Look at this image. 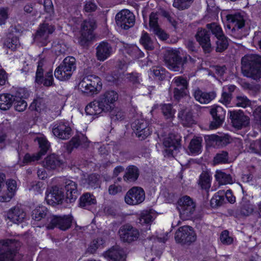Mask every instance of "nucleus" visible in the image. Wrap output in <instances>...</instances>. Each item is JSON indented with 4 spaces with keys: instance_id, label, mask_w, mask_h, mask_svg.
Listing matches in <instances>:
<instances>
[{
    "instance_id": "obj_1",
    "label": "nucleus",
    "mask_w": 261,
    "mask_h": 261,
    "mask_svg": "<svg viewBox=\"0 0 261 261\" xmlns=\"http://www.w3.org/2000/svg\"><path fill=\"white\" fill-rule=\"evenodd\" d=\"M118 94L114 91H107L98 98L89 103L85 108L88 115H96L101 113L111 111L114 108V103L118 100Z\"/></svg>"
},
{
    "instance_id": "obj_2",
    "label": "nucleus",
    "mask_w": 261,
    "mask_h": 261,
    "mask_svg": "<svg viewBox=\"0 0 261 261\" xmlns=\"http://www.w3.org/2000/svg\"><path fill=\"white\" fill-rule=\"evenodd\" d=\"M243 74L254 80L261 78V56L250 54L245 56L241 60Z\"/></svg>"
},
{
    "instance_id": "obj_3",
    "label": "nucleus",
    "mask_w": 261,
    "mask_h": 261,
    "mask_svg": "<svg viewBox=\"0 0 261 261\" xmlns=\"http://www.w3.org/2000/svg\"><path fill=\"white\" fill-rule=\"evenodd\" d=\"M20 246V243L15 240L0 241V261H20L17 252Z\"/></svg>"
},
{
    "instance_id": "obj_4",
    "label": "nucleus",
    "mask_w": 261,
    "mask_h": 261,
    "mask_svg": "<svg viewBox=\"0 0 261 261\" xmlns=\"http://www.w3.org/2000/svg\"><path fill=\"white\" fill-rule=\"evenodd\" d=\"M76 67L75 59L71 56L67 57L56 69L55 76L60 81L67 80L70 78Z\"/></svg>"
},
{
    "instance_id": "obj_5",
    "label": "nucleus",
    "mask_w": 261,
    "mask_h": 261,
    "mask_svg": "<svg viewBox=\"0 0 261 261\" xmlns=\"http://www.w3.org/2000/svg\"><path fill=\"white\" fill-rule=\"evenodd\" d=\"M101 86L98 76L90 75L84 77L79 84L78 88L82 92L92 95L99 91Z\"/></svg>"
},
{
    "instance_id": "obj_6",
    "label": "nucleus",
    "mask_w": 261,
    "mask_h": 261,
    "mask_svg": "<svg viewBox=\"0 0 261 261\" xmlns=\"http://www.w3.org/2000/svg\"><path fill=\"white\" fill-rule=\"evenodd\" d=\"M96 28V20L94 18H88L81 24V36L79 43L82 46H88L89 42L93 38V31Z\"/></svg>"
},
{
    "instance_id": "obj_7",
    "label": "nucleus",
    "mask_w": 261,
    "mask_h": 261,
    "mask_svg": "<svg viewBox=\"0 0 261 261\" xmlns=\"http://www.w3.org/2000/svg\"><path fill=\"white\" fill-rule=\"evenodd\" d=\"M196 204L193 199L188 196L180 198L177 202V208L182 220L189 219L194 214Z\"/></svg>"
},
{
    "instance_id": "obj_8",
    "label": "nucleus",
    "mask_w": 261,
    "mask_h": 261,
    "mask_svg": "<svg viewBox=\"0 0 261 261\" xmlns=\"http://www.w3.org/2000/svg\"><path fill=\"white\" fill-rule=\"evenodd\" d=\"M174 238L178 243L190 245L196 241V234L192 227L185 225L178 228Z\"/></svg>"
},
{
    "instance_id": "obj_9",
    "label": "nucleus",
    "mask_w": 261,
    "mask_h": 261,
    "mask_svg": "<svg viewBox=\"0 0 261 261\" xmlns=\"http://www.w3.org/2000/svg\"><path fill=\"white\" fill-rule=\"evenodd\" d=\"M115 21L118 27L127 30L134 25L136 18L134 13L129 10L123 9L116 14Z\"/></svg>"
},
{
    "instance_id": "obj_10",
    "label": "nucleus",
    "mask_w": 261,
    "mask_h": 261,
    "mask_svg": "<svg viewBox=\"0 0 261 261\" xmlns=\"http://www.w3.org/2000/svg\"><path fill=\"white\" fill-rule=\"evenodd\" d=\"M55 30V26L48 23L41 24L34 37V41L38 45H46L49 42V35L52 34Z\"/></svg>"
},
{
    "instance_id": "obj_11",
    "label": "nucleus",
    "mask_w": 261,
    "mask_h": 261,
    "mask_svg": "<svg viewBox=\"0 0 261 261\" xmlns=\"http://www.w3.org/2000/svg\"><path fill=\"white\" fill-rule=\"evenodd\" d=\"M163 143L166 148V154L169 156H174L177 154L181 147L180 137L177 134H169L164 139Z\"/></svg>"
},
{
    "instance_id": "obj_12",
    "label": "nucleus",
    "mask_w": 261,
    "mask_h": 261,
    "mask_svg": "<svg viewBox=\"0 0 261 261\" xmlns=\"http://www.w3.org/2000/svg\"><path fill=\"white\" fill-rule=\"evenodd\" d=\"M118 234L121 241L129 244L137 241L140 236L139 230L129 224L122 225Z\"/></svg>"
},
{
    "instance_id": "obj_13",
    "label": "nucleus",
    "mask_w": 261,
    "mask_h": 261,
    "mask_svg": "<svg viewBox=\"0 0 261 261\" xmlns=\"http://www.w3.org/2000/svg\"><path fill=\"white\" fill-rule=\"evenodd\" d=\"M164 62L167 67L174 71H179L182 68L185 61L173 50H168L164 55Z\"/></svg>"
},
{
    "instance_id": "obj_14",
    "label": "nucleus",
    "mask_w": 261,
    "mask_h": 261,
    "mask_svg": "<svg viewBox=\"0 0 261 261\" xmlns=\"http://www.w3.org/2000/svg\"><path fill=\"white\" fill-rule=\"evenodd\" d=\"M72 220L73 217L70 215L52 216L50 217L47 228L51 229L57 227L60 230L65 231L71 227Z\"/></svg>"
},
{
    "instance_id": "obj_15",
    "label": "nucleus",
    "mask_w": 261,
    "mask_h": 261,
    "mask_svg": "<svg viewBox=\"0 0 261 261\" xmlns=\"http://www.w3.org/2000/svg\"><path fill=\"white\" fill-rule=\"evenodd\" d=\"M132 127L140 140L145 139L153 131L147 121L142 119L135 120L132 124Z\"/></svg>"
},
{
    "instance_id": "obj_16",
    "label": "nucleus",
    "mask_w": 261,
    "mask_h": 261,
    "mask_svg": "<svg viewBox=\"0 0 261 261\" xmlns=\"http://www.w3.org/2000/svg\"><path fill=\"white\" fill-rule=\"evenodd\" d=\"M229 118L232 125L238 129L248 126L250 123L249 117L241 110L229 111Z\"/></svg>"
},
{
    "instance_id": "obj_17",
    "label": "nucleus",
    "mask_w": 261,
    "mask_h": 261,
    "mask_svg": "<svg viewBox=\"0 0 261 261\" xmlns=\"http://www.w3.org/2000/svg\"><path fill=\"white\" fill-rule=\"evenodd\" d=\"M145 194L144 190L139 187H134L129 189L125 196V202L129 205H137L144 201Z\"/></svg>"
},
{
    "instance_id": "obj_18",
    "label": "nucleus",
    "mask_w": 261,
    "mask_h": 261,
    "mask_svg": "<svg viewBox=\"0 0 261 261\" xmlns=\"http://www.w3.org/2000/svg\"><path fill=\"white\" fill-rule=\"evenodd\" d=\"M211 33L206 29L198 28L195 36L196 41L201 46L204 53H210L212 49V45L210 40Z\"/></svg>"
},
{
    "instance_id": "obj_19",
    "label": "nucleus",
    "mask_w": 261,
    "mask_h": 261,
    "mask_svg": "<svg viewBox=\"0 0 261 261\" xmlns=\"http://www.w3.org/2000/svg\"><path fill=\"white\" fill-rule=\"evenodd\" d=\"M44 61L41 60L38 62L37 69L36 73V82L38 84L43 83L45 86H50L54 84V78L51 70L47 72L44 80L43 79V69L42 67Z\"/></svg>"
},
{
    "instance_id": "obj_20",
    "label": "nucleus",
    "mask_w": 261,
    "mask_h": 261,
    "mask_svg": "<svg viewBox=\"0 0 261 261\" xmlns=\"http://www.w3.org/2000/svg\"><path fill=\"white\" fill-rule=\"evenodd\" d=\"M71 131L68 123L63 121L57 122L52 129L53 134L62 140L68 139L71 136Z\"/></svg>"
},
{
    "instance_id": "obj_21",
    "label": "nucleus",
    "mask_w": 261,
    "mask_h": 261,
    "mask_svg": "<svg viewBox=\"0 0 261 261\" xmlns=\"http://www.w3.org/2000/svg\"><path fill=\"white\" fill-rule=\"evenodd\" d=\"M210 113L213 117L210 128L211 129L217 128L221 125L224 122L225 117V111L220 106H215L211 109Z\"/></svg>"
},
{
    "instance_id": "obj_22",
    "label": "nucleus",
    "mask_w": 261,
    "mask_h": 261,
    "mask_svg": "<svg viewBox=\"0 0 261 261\" xmlns=\"http://www.w3.org/2000/svg\"><path fill=\"white\" fill-rule=\"evenodd\" d=\"M64 190L66 192V200L70 203L74 202L80 194L77 184L70 179H66L64 182Z\"/></svg>"
},
{
    "instance_id": "obj_23",
    "label": "nucleus",
    "mask_w": 261,
    "mask_h": 261,
    "mask_svg": "<svg viewBox=\"0 0 261 261\" xmlns=\"http://www.w3.org/2000/svg\"><path fill=\"white\" fill-rule=\"evenodd\" d=\"M64 196V193L61 189L54 186L51 188L49 192L46 193L45 199L48 204L55 206L62 203Z\"/></svg>"
},
{
    "instance_id": "obj_24",
    "label": "nucleus",
    "mask_w": 261,
    "mask_h": 261,
    "mask_svg": "<svg viewBox=\"0 0 261 261\" xmlns=\"http://www.w3.org/2000/svg\"><path fill=\"white\" fill-rule=\"evenodd\" d=\"M105 257L110 261H125L126 253L124 249L119 246H113L104 253Z\"/></svg>"
},
{
    "instance_id": "obj_25",
    "label": "nucleus",
    "mask_w": 261,
    "mask_h": 261,
    "mask_svg": "<svg viewBox=\"0 0 261 261\" xmlns=\"http://www.w3.org/2000/svg\"><path fill=\"white\" fill-rule=\"evenodd\" d=\"M226 17L229 23V26L232 27V30H238L245 26V18L244 13H236L228 14Z\"/></svg>"
},
{
    "instance_id": "obj_26",
    "label": "nucleus",
    "mask_w": 261,
    "mask_h": 261,
    "mask_svg": "<svg viewBox=\"0 0 261 261\" xmlns=\"http://www.w3.org/2000/svg\"><path fill=\"white\" fill-rule=\"evenodd\" d=\"M96 49L97 59L100 61L106 60L113 53V48L111 45L105 41L100 43Z\"/></svg>"
},
{
    "instance_id": "obj_27",
    "label": "nucleus",
    "mask_w": 261,
    "mask_h": 261,
    "mask_svg": "<svg viewBox=\"0 0 261 261\" xmlns=\"http://www.w3.org/2000/svg\"><path fill=\"white\" fill-rule=\"evenodd\" d=\"M100 175L95 173L89 174L86 177L81 179V186L89 189H95L100 188Z\"/></svg>"
},
{
    "instance_id": "obj_28",
    "label": "nucleus",
    "mask_w": 261,
    "mask_h": 261,
    "mask_svg": "<svg viewBox=\"0 0 261 261\" xmlns=\"http://www.w3.org/2000/svg\"><path fill=\"white\" fill-rule=\"evenodd\" d=\"M89 145V142L86 136L83 134H80L73 137L67 144V150L71 152L73 148H76L80 146L87 148Z\"/></svg>"
},
{
    "instance_id": "obj_29",
    "label": "nucleus",
    "mask_w": 261,
    "mask_h": 261,
    "mask_svg": "<svg viewBox=\"0 0 261 261\" xmlns=\"http://www.w3.org/2000/svg\"><path fill=\"white\" fill-rule=\"evenodd\" d=\"M26 216L24 211L19 206H15L9 210L7 218L14 223L19 224L23 221Z\"/></svg>"
},
{
    "instance_id": "obj_30",
    "label": "nucleus",
    "mask_w": 261,
    "mask_h": 261,
    "mask_svg": "<svg viewBox=\"0 0 261 261\" xmlns=\"http://www.w3.org/2000/svg\"><path fill=\"white\" fill-rule=\"evenodd\" d=\"M194 96L197 101L201 103L206 104L211 102L216 97V94L214 92H204L199 89L194 92Z\"/></svg>"
},
{
    "instance_id": "obj_31",
    "label": "nucleus",
    "mask_w": 261,
    "mask_h": 261,
    "mask_svg": "<svg viewBox=\"0 0 261 261\" xmlns=\"http://www.w3.org/2000/svg\"><path fill=\"white\" fill-rule=\"evenodd\" d=\"M6 185L8 193L6 195H3L0 196V202H8L14 196L17 184L16 181L12 179H9L6 181Z\"/></svg>"
},
{
    "instance_id": "obj_32",
    "label": "nucleus",
    "mask_w": 261,
    "mask_h": 261,
    "mask_svg": "<svg viewBox=\"0 0 261 261\" xmlns=\"http://www.w3.org/2000/svg\"><path fill=\"white\" fill-rule=\"evenodd\" d=\"M178 117L184 126H190L195 123L193 113L190 109L181 110L178 113Z\"/></svg>"
},
{
    "instance_id": "obj_33",
    "label": "nucleus",
    "mask_w": 261,
    "mask_h": 261,
    "mask_svg": "<svg viewBox=\"0 0 261 261\" xmlns=\"http://www.w3.org/2000/svg\"><path fill=\"white\" fill-rule=\"evenodd\" d=\"M139 175V170L138 167L134 165H129L126 168L123 178L126 182H134L138 179Z\"/></svg>"
},
{
    "instance_id": "obj_34",
    "label": "nucleus",
    "mask_w": 261,
    "mask_h": 261,
    "mask_svg": "<svg viewBox=\"0 0 261 261\" xmlns=\"http://www.w3.org/2000/svg\"><path fill=\"white\" fill-rule=\"evenodd\" d=\"M15 97L13 94L9 93H3L0 94V109L3 111H7L12 106Z\"/></svg>"
},
{
    "instance_id": "obj_35",
    "label": "nucleus",
    "mask_w": 261,
    "mask_h": 261,
    "mask_svg": "<svg viewBox=\"0 0 261 261\" xmlns=\"http://www.w3.org/2000/svg\"><path fill=\"white\" fill-rule=\"evenodd\" d=\"M32 217L33 219L36 221H40L47 217V221L49 222L50 217L51 216L47 208L42 206L36 207L32 211Z\"/></svg>"
},
{
    "instance_id": "obj_36",
    "label": "nucleus",
    "mask_w": 261,
    "mask_h": 261,
    "mask_svg": "<svg viewBox=\"0 0 261 261\" xmlns=\"http://www.w3.org/2000/svg\"><path fill=\"white\" fill-rule=\"evenodd\" d=\"M96 203V199L93 194L85 193L80 198L79 205L81 207L88 209L89 206L95 204Z\"/></svg>"
},
{
    "instance_id": "obj_37",
    "label": "nucleus",
    "mask_w": 261,
    "mask_h": 261,
    "mask_svg": "<svg viewBox=\"0 0 261 261\" xmlns=\"http://www.w3.org/2000/svg\"><path fill=\"white\" fill-rule=\"evenodd\" d=\"M62 164L59 156L55 154L47 156L45 161L44 167L47 169H55Z\"/></svg>"
},
{
    "instance_id": "obj_38",
    "label": "nucleus",
    "mask_w": 261,
    "mask_h": 261,
    "mask_svg": "<svg viewBox=\"0 0 261 261\" xmlns=\"http://www.w3.org/2000/svg\"><path fill=\"white\" fill-rule=\"evenodd\" d=\"M254 211V206L246 198L243 197L240 202V212L242 215L248 216Z\"/></svg>"
},
{
    "instance_id": "obj_39",
    "label": "nucleus",
    "mask_w": 261,
    "mask_h": 261,
    "mask_svg": "<svg viewBox=\"0 0 261 261\" xmlns=\"http://www.w3.org/2000/svg\"><path fill=\"white\" fill-rule=\"evenodd\" d=\"M216 51L218 53H222L225 50L228 46V41L227 38L223 35L221 37L216 38L215 42Z\"/></svg>"
},
{
    "instance_id": "obj_40",
    "label": "nucleus",
    "mask_w": 261,
    "mask_h": 261,
    "mask_svg": "<svg viewBox=\"0 0 261 261\" xmlns=\"http://www.w3.org/2000/svg\"><path fill=\"white\" fill-rule=\"evenodd\" d=\"M215 176L216 180L218 181L220 184L226 185L233 182L231 175L221 171H217Z\"/></svg>"
},
{
    "instance_id": "obj_41",
    "label": "nucleus",
    "mask_w": 261,
    "mask_h": 261,
    "mask_svg": "<svg viewBox=\"0 0 261 261\" xmlns=\"http://www.w3.org/2000/svg\"><path fill=\"white\" fill-rule=\"evenodd\" d=\"M198 184L201 189L208 190L211 187V176L207 172H202L199 177Z\"/></svg>"
},
{
    "instance_id": "obj_42",
    "label": "nucleus",
    "mask_w": 261,
    "mask_h": 261,
    "mask_svg": "<svg viewBox=\"0 0 261 261\" xmlns=\"http://www.w3.org/2000/svg\"><path fill=\"white\" fill-rule=\"evenodd\" d=\"M211 140L215 142L218 145L225 146L230 141V137L228 135H222L220 136L212 135L209 136Z\"/></svg>"
},
{
    "instance_id": "obj_43",
    "label": "nucleus",
    "mask_w": 261,
    "mask_h": 261,
    "mask_svg": "<svg viewBox=\"0 0 261 261\" xmlns=\"http://www.w3.org/2000/svg\"><path fill=\"white\" fill-rule=\"evenodd\" d=\"M140 42L147 50H152L154 48L153 41L147 32L142 33Z\"/></svg>"
},
{
    "instance_id": "obj_44",
    "label": "nucleus",
    "mask_w": 261,
    "mask_h": 261,
    "mask_svg": "<svg viewBox=\"0 0 261 261\" xmlns=\"http://www.w3.org/2000/svg\"><path fill=\"white\" fill-rule=\"evenodd\" d=\"M153 214L148 211H144L141 214L139 218L138 223L141 224H150L153 220Z\"/></svg>"
},
{
    "instance_id": "obj_45",
    "label": "nucleus",
    "mask_w": 261,
    "mask_h": 261,
    "mask_svg": "<svg viewBox=\"0 0 261 261\" xmlns=\"http://www.w3.org/2000/svg\"><path fill=\"white\" fill-rule=\"evenodd\" d=\"M228 161V153L226 151H220L216 154L213 159V164L214 165L219 164H225Z\"/></svg>"
},
{
    "instance_id": "obj_46",
    "label": "nucleus",
    "mask_w": 261,
    "mask_h": 261,
    "mask_svg": "<svg viewBox=\"0 0 261 261\" xmlns=\"http://www.w3.org/2000/svg\"><path fill=\"white\" fill-rule=\"evenodd\" d=\"M202 139L196 138L192 139L189 146V149L192 153H199L201 152Z\"/></svg>"
},
{
    "instance_id": "obj_47",
    "label": "nucleus",
    "mask_w": 261,
    "mask_h": 261,
    "mask_svg": "<svg viewBox=\"0 0 261 261\" xmlns=\"http://www.w3.org/2000/svg\"><path fill=\"white\" fill-rule=\"evenodd\" d=\"M206 28L207 30L209 31L211 34L212 33L215 35L216 38L224 35L220 26L216 23H208L206 25Z\"/></svg>"
},
{
    "instance_id": "obj_48",
    "label": "nucleus",
    "mask_w": 261,
    "mask_h": 261,
    "mask_svg": "<svg viewBox=\"0 0 261 261\" xmlns=\"http://www.w3.org/2000/svg\"><path fill=\"white\" fill-rule=\"evenodd\" d=\"M4 45L6 47L14 51L19 47L20 43L18 38L15 36L12 38H7L5 40Z\"/></svg>"
},
{
    "instance_id": "obj_49",
    "label": "nucleus",
    "mask_w": 261,
    "mask_h": 261,
    "mask_svg": "<svg viewBox=\"0 0 261 261\" xmlns=\"http://www.w3.org/2000/svg\"><path fill=\"white\" fill-rule=\"evenodd\" d=\"M161 109L166 119H172L174 117L175 112L171 104L162 105H161Z\"/></svg>"
},
{
    "instance_id": "obj_50",
    "label": "nucleus",
    "mask_w": 261,
    "mask_h": 261,
    "mask_svg": "<svg viewBox=\"0 0 261 261\" xmlns=\"http://www.w3.org/2000/svg\"><path fill=\"white\" fill-rule=\"evenodd\" d=\"M150 75L158 80H163L165 77V70L160 67H153L150 70Z\"/></svg>"
},
{
    "instance_id": "obj_51",
    "label": "nucleus",
    "mask_w": 261,
    "mask_h": 261,
    "mask_svg": "<svg viewBox=\"0 0 261 261\" xmlns=\"http://www.w3.org/2000/svg\"><path fill=\"white\" fill-rule=\"evenodd\" d=\"M126 52L134 59H139L144 56L143 52L137 46H131L126 48Z\"/></svg>"
},
{
    "instance_id": "obj_52",
    "label": "nucleus",
    "mask_w": 261,
    "mask_h": 261,
    "mask_svg": "<svg viewBox=\"0 0 261 261\" xmlns=\"http://www.w3.org/2000/svg\"><path fill=\"white\" fill-rule=\"evenodd\" d=\"M194 0H174L173 6L180 10L189 8Z\"/></svg>"
},
{
    "instance_id": "obj_53",
    "label": "nucleus",
    "mask_w": 261,
    "mask_h": 261,
    "mask_svg": "<svg viewBox=\"0 0 261 261\" xmlns=\"http://www.w3.org/2000/svg\"><path fill=\"white\" fill-rule=\"evenodd\" d=\"M38 143L39 145L40 151L37 153L41 157L44 155L48 150L50 144L48 141L44 138H40L38 139Z\"/></svg>"
},
{
    "instance_id": "obj_54",
    "label": "nucleus",
    "mask_w": 261,
    "mask_h": 261,
    "mask_svg": "<svg viewBox=\"0 0 261 261\" xmlns=\"http://www.w3.org/2000/svg\"><path fill=\"white\" fill-rule=\"evenodd\" d=\"M105 241L101 238H98L94 240L90 244L89 247L87 249V252L89 253L93 254L95 252L96 250L102 246Z\"/></svg>"
},
{
    "instance_id": "obj_55",
    "label": "nucleus",
    "mask_w": 261,
    "mask_h": 261,
    "mask_svg": "<svg viewBox=\"0 0 261 261\" xmlns=\"http://www.w3.org/2000/svg\"><path fill=\"white\" fill-rule=\"evenodd\" d=\"M236 106L245 108L251 105L250 100L246 96L242 95L236 97Z\"/></svg>"
},
{
    "instance_id": "obj_56",
    "label": "nucleus",
    "mask_w": 261,
    "mask_h": 261,
    "mask_svg": "<svg viewBox=\"0 0 261 261\" xmlns=\"http://www.w3.org/2000/svg\"><path fill=\"white\" fill-rule=\"evenodd\" d=\"M225 202V196L224 195H221L219 194H215L211 199L210 203L213 207H216L222 205Z\"/></svg>"
},
{
    "instance_id": "obj_57",
    "label": "nucleus",
    "mask_w": 261,
    "mask_h": 261,
    "mask_svg": "<svg viewBox=\"0 0 261 261\" xmlns=\"http://www.w3.org/2000/svg\"><path fill=\"white\" fill-rule=\"evenodd\" d=\"M15 110L18 112L24 111L27 107V103L24 99H15L13 104Z\"/></svg>"
},
{
    "instance_id": "obj_58",
    "label": "nucleus",
    "mask_w": 261,
    "mask_h": 261,
    "mask_svg": "<svg viewBox=\"0 0 261 261\" xmlns=\"http://www.w3.org/2000/svg\"><path fill=\"white\" fill-rule=\"evenodd\" d=\"M158 13L152 12L149 15V24L150 27L153 30L159 27L158 24Z\"/></svg>"
},
{
    "instance_id": "obj_59",
    "label": "nucleus",
    "mask_w": 261,
    "mask_h": 261,
    "mask_svg": "<svg viewBox=\"0 0 261 261\" xmlns=\"http://www.w3.org/2000/svg\"><path fill=\"white\" fill-rule=\"evenodd\" d=\"M174 82L176 87L184 90H186L188 87V82L186 79L182 76H178L174 78Z\"/></svg>"
},
{
    "instance_id": "obj_60",
    "label": "nucleus",
    "mask_w": 261,
    "mask_h": 261,
    "mask_svg": "<svg viewBox=\"0 0 261 261\" xmlns=\"http://www.w3.org/2000/svg\"><path fill=\"white\" fill-rule=\"evenodd\" d=\"M29 95L27 90L24 88H19L13 95V97L17 99H23L27 98Z\"/></svg>"
},
{
    "instance_id": "obj_61",
    "label": "nucleus",
    "mask_w": 261,
    "mask_h": 261,
    "mask_svg": "<svg viewBox=\"0 0 261 261\" xmlns=\"http://www.w3.org/2000/svg\"><path fill=\"white\" fill-rule=\"evenodd\" d=\"M249 148L251 152L259 154L261 152V138L251 143Z\"/></svg>"
},
{
    "instance_id": "obj_62",
    "label": "nucleus",
    "mask_w": 261,
    "mask_h": 261,
    "mask_svg": "<svg viewBox=\"0 0 261 261\" xmlns=\"http://www.w3.org/2000/svg\"><path fill=\"white\" fill-rule=\"evenodd\" d=\"M220 240L223 244L229 245L232 243L233 239L229 236V232L227 230H224L221 234Z\"/></svg>"
},
{
    "instance_id": "obj_63",
    "label": "nucleus",
    "mask_w": 261,
    "mask_h": 261,
    "mask_svg": "<svg viewBox=\"0 0 261 261\" xmlns=\"http://www.w3.org/2000/svg\"><path fill=\"white\" fill-rule=\"evenodd\" d=\"M42 109V99H38L34 100L29 107L31 111L40 112Z\"/></svg>"
},
{
    "instance_id": "obj_64",
    "label": "nucleus",
    "mask_w": 261,
    "mask_h": 261,
    "mask_svg": "<svg viewBox=\"0 0 261 261\" xmlns=\"http://www.w3.org/2000/svg\"><path fill=\"white\" fill-rule=\"evenodd\" d=\"M124 117V113L120 110H115L111 112V118L113 121L121 120Z\"/></svg>"
}]
</instances>
